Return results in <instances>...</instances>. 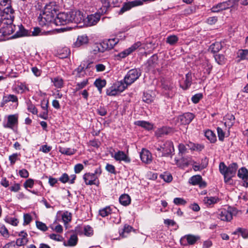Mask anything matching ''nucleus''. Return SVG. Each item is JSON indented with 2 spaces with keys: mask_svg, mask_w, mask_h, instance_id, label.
I'll return each instance as SVG.
<instances>
[{
  "mask_svg": "<svg viewBox=\"0 0 248 248\" xmlns=\"http://www.w3.org/2000/svg\"><path fill=\"white\" fill-rule=\"evenodd\" d=\"M58 5L55 2H51L46 4L44 11L38 17L39 24L46 25L54 21L57 26L64 25L70 23L69 13H60L57 15Z\"/></svg>",
  "mask_w": 248,
  "mask_h": 248,
  "instance_id": "f257e3e1",
  "label": "nucleus"
},
{
  "mask_svg": "<svg viewBox=\"0 0 248 248\" xmlns=\"http://www.w3.org/2000/svg\"><path fill=\"white\" fill-rule=\"evenodd\" d=\"M238 166L236 163H233L227 166L223 162L219 164V171L223 175L224 182L231 184L232 178L235 175Z\"/></svg>",
  "mask_w": 248,
  "mask_h": 248,
  "instance_id": "f03ea898",
  "label": "nucleus"
},
{
  "mask_svg": "<svg viewBox=\"0 0 248 248\" xmlns=\"http://www.w3.org/2000/svg\"><path fill=\"white\" fill-rule=\"evenodd\" d=\"M14 14L13 9L10 6H8L3 10L1 15H0L2 22L7 25V29L8 34L13 33L14 32V28H16L15 25L12 24L14 18Z\"/></svg>",
  "mask_w": 248,
  "mask_h": 248,
  "instance_id": "7ed1b4c3",
  "label": "nucleus"
},
{
  "mask_svg": "<svg viewBox=\"0 0 248 248\" xmlns=\"http://www.w3.org/2000/svg\"><path fill=\"white\" fill-rule=\"evenodd\" d=\"M140 75V70L136 68L131 69L125 76L124 81L126 85L129 86L138 79Z\"/></svg>",
  "mask_w": 248,
  "mask_h": 248,
  "instance_id": "20e7f679",
  "label": "nucleus"
},
{
  "mask_svg": "<svg viewBox=\"0 0 248 248\" xmlns=\"http://www.w3.org/2000/svg\"><path fill=\"white\" fill-rule=\"evenodd\" d=\"M232 209L228 207L227 209L221 208L217 212V217L222 221H230L232 219Z\"/></svg>",
  "mask_w": 248,
  "mask_h": 248,
  "instance_id": "39448f33",
  "label": "nucleus"
},
{
  "mask_svg": "<svg viewBox=\"0 0 248 248\" xmlns=\"http://www.w3.org/2000/svg\"><path fill=\"white\" fill-rule=\"evenodd\" d=\"M69 17L70 23L78 24L83 23L86 15L80 11H73L69 12Z\"/></svg>",
  "mask_w": 248,
  "mask_h": 248,
  "instance_id": "423d86ee",
  "label": "nucleus"
},
{
  "mask_svg": "<svg viewBox=\"0 0 248 248\" xmlns=\"http://www.w3.org/2000/svg\"><path fill=\"white\" fill-rule=\"evenodd\" d=\"M200 239V237L199 235H194L190 234H186L181 238L180 243L184 246L193 245Z\"/></svg>",
  "mask_w": 248,
  "mask_h": 248,
  "instance_id": "0eeeda50",
  "label": "nucleus"
},
{
  "mask_svg": "<svg viewBox=\"0 0 248 248\" xmlns=\"http://www.w3.org/2000/svg\"><path fill=\"white\" fill-rule=\"evenodd\" d=\"M234 1L232 0H229L226 1L218 3L217 4L214 6L211 11L212 12L217 13L219 12L222 10H226L230 7L233 6Z\"/></svg>",
  "mask_w": 248,
  "mask_h": 248,
  "instance_id": "6e6552de",
  "label": "nucleus"
},
{
  "mask_svg": "<svg viewBox=\"0 0 248 248\" xmlns=\"http://www.w3.org/2000/svg\"><path fill=\"white\" fill-rule=\"evenodd\" d=\"M161 154L159 156H168L174 151L173 145L172 141L170 140L166 141L162 144Z\"/></svg>",
  "mask_w": 248,
  "mask_h": 248,
  "instance_id": "1a4fd4ad",
  "label": "nucleus"
},
{
  "mask_svg": "<svg viewBox=\"0 0 248 248\" xmlns=\"http://www.w3.org/2000/svg\"><path fill=\"white\" fill-rule=\"evenodd\" d=\"M83 180L86 185H95L98 186L100 182L97 177L92 173H86L83 176Z\"/></svg>",
  "mask_w": 248,
  "mask_h": 248,
  "instance_id": "9d476101",
  "label": "nucleus"
},
{
  "mask_svg": "<svg viewBox=\"0 0 248 248\" xmlns=\"http://www.w3.org/2000/svg\"><path fill=\"white\" fill-rule=\"evenodd\" d=\"M102 7L100 8L102 13H106L108 9L110 7L118 6L119 0H101Z\"/></svg>",
  "mask_w": 248,
  "mask_h": 248,
  "instance_id": "9b49d317",
  "label": "nucleus"
},
{
  "mask_svg": "<svg viewBox=\"0 0 248 248\" xmlns=\"http://www.w3.org/2000/svg\"><path fill=\"white\" fill-rule=\"evenodd\" d=\"M100 15L99 14L95 13L93 15L88 16L86 18L85 17L84 24L88 26H91L95 25L100 20Z\"/></svg>",
  "mask_w": 248,
  "mask_h": 248,
  "instance_id": "f8f14e48",
  "label": "nucleus"
},
{
  "mask_svg": "<svg viewBox=\"0 0 248 248\" xmlns=\"http://www.w3.org/2000/svg\"><path fill=\"white\" fill-rule=\"evenodd\" d=\"M189 183L193 186L198 185L201 188H204L206 186V182L202 180V176L200 175H194L190 177Z\"/></svg>",
  "mask_w": 248,
  "mask_h": 248,
  "instance_id": "ddd939ff",
  "label": "nucleus"
},
{
  "mask_svg": "<svg viewBox=\"0 0 248 248\" xmlns=\"http://www.w3.org/2000/svg\"><path fill=\"white\" fill-rule=\"evenodd\" d=\"M18 116L16 114L10 115L7 118V122H4L3 126L5 128L13 129L14 126L17 124Z\"/></svg>",
  "mask_w": 248,
  "mask_h": 248,
  "instance_id": "4468645a",
  "label": "nucleus"
},
{
  "mask_svg": "<svg viewBox=\"0 0 248 248\" xmlns=\"http://www.w3.org/2000/svg\"><path fill=\"white\" fill-rule=\"evenodd\" d=\"M238 177L242 180L243 186L248 187V170L245 167L239 169L237 173Z\"/></svg>",
  "mask_w": 248,
  "mask_h": 248,
  "instance_id": "2eb2a0df",
  "label": "nucleus"
},
{
  "mask_svg": "<svg viewBox=\"0 0 248 248\" xmlns=\"http://www.w3.org/2000/svg\"><path fill=\"white\" fill-rule=\"evenodd\" d=\"M116 161H124L125 163H129L131 162L130 158L123 151H119L112 155Z\"/></svg>",
  "mask_w": 248,
  "mask_h": 248,
  "instance_id": "dca6fc26",
  "label": "nucleus"
},
{
  "mask_svg": "<svg viewBox=\"0 0 248 248\" xmlns=\"http://www.w3.org/2000/svg\"><path fill=\"white\" fill-rule=\"evenodd\" d=\"M194 115L190 112L185 113L180 115L178 118V121L182 124H188L194 119Z\"/></svg>",
  "mask_w": 248,
  "mask_h": 248,
  "instance_id": "f3484780",
  "label": "nucleus"
},
{
  "mask_svg": "<svg viewBox=\"0 0 248 248\" xmlns=\"http://www.w3.org/2000/svg\"><path fill=\"white\" fill-rule=\"evenodd\" d=\"M141 45V43L140 42H137L134 44L132 46H131L128 48L125 49L123 52L119 53L118 56L121 58H124L126 57L127 56L131 54L132 52L137 49L138 47H139Z\"/></svg>",
  "mask_w": 248,
  "mask_h": 248,
  "instance_id": "a211bd4d",
  "label": "nucleus"
},
{
  "mask_svg": "<svg viewBox=\"0 0 248 248\" xmlns=\"http://www.w3.org/2000/svg\"><path fill=\"white\" fill-rule=\"evenodd\" d=\"M140 157L142 161L146 164H149L152 162V154L147 150L142 149L140 154Z\"/></svg>",
  "mask_w": 248,
  "mask_h": 248,
  "instance_id": "6ab92c4d",
  "label": "nucleus"
},
{
  "mask_svg": "<svg viewBox=\"0 0 248 248\" xmlns=\"http://www.w3.org/2000/svg\"><path fill=\"white\" fill-rule=\"evenodd\" d=\"M20 238L16 239V244L18 246H21L26 245L28 241L27 236L28 234L26 232L24 231H21L19 233Z\"/></svg>",
  "mask_w": 248,
  "mask_h": 248,
  "instance_id": "aec40b11",
  "label": "nucleus"
},
{
  "mask_svg": "<svg viewBox=\"0 0 248 248\" xmlns=\"http://www.w3.org/2000/svg\"><path fill=\"white\" fill-rule=\"evenodd\" d=\"M118 42L119 39L118 38H111L103 42V45L105 48V50L107 49H111L113 48Z\"/></svg>",
  "mask_w": 248,
  "mask_h": 248,
  "instance_id": "412c9836",
  "label": "nucleus"
},
{
  "mask_svg": "<svg viewBox=\"0 0 248 248\" xmlns=\"http://www.w3.org/2000/svg\"><path fill=\"white\" fill-rule=\"evenodd\" d=\"M172 131L171 128L168 127H162L158 128L155 131V135L158 137H161L164 135L170 134Z\"/></svg>",
  "mask_w": 248,
  "mask_h": 248,
  "instance_id": "4be33fe9",
  "label": "nucleus"
},
{
  "mask_svg": "<svg viewBox=\"0 0 248 248\" xmlns=\"http://www.w3.org/2000/svg\"><path fill=\"white\" fill-rule=\"evenodd\" d=\"M219 199L217 197H206L204 198L203 200L206 206H211L213 205L218 202H219Z\"/></svg>",
  "mask_w": 248,
  "mask_h": 248,
  "instance_id": "5701e85b",
  "label": "nucleus"
},
{
  "mask_svg": "<svg viewBox=\"0 0 248 248\" xmlns=\"http://www.w3.org/2000/svg\"><path fill=\"white\" fill-rule=\"evenodd\" d=\"M187 147L192 151H201L204 148V146L202 144L195 143L189 142L187 144Z\"/></svg>",
  "mask_w": 248,
  "mask_h": 248,
  "instance_id": "b1692460",
  "label": "nucleus"
},
{
  "mask_svg": "<svg viewBox=\"0 0 248 248\" xmlns=\"http://www.w3.org/2000/svg\"><path fill=\"white\" fill-rule=\"evenodd\" d=\"M88 42V37L85 35H83L78 37L76 42L75 43V45L77 47H79L81 46L86 44Z\"/></svg>",
  "mask_w": 248,
  "mask_h": 248,
  "instance_id": "393cba45",
  "label": "nucleus"
},
{
  "mask_svg": "<svg viewBox=\"0 0 248 248\" xmlns=\"http://www.w3.org/2000/svg\"><path fill=\"white\" fill-rule=\"evenodd\" d=\"M17 28L18 30L16 31L14 36L16 37H19L24 36L28 35L29 33V31L26 30L22 25H18Z\"/></svg>",
  "mask_w": 248,
  "mask_h": 248,
  "instance_id": "a878e982",
  "label": "nucleus"
},
{
  "mask_svg": "<svg viewBox=\"0 0 248 248\" xmlns=\"http://www.w3.org/2000/svg\"><path fill=\"white\" fill-rule=\"evenodd\" d=\"M2 101L5 104L9 102L18 103V98L14 94H7L3 97Z\"/></svg>",
  "mask_w": 248,
  "mask_h": 248,
  "instance_id": "bb28decb",
  "label": "nucleus"
},
{
  "mask_svg": "<svg viewBox=\"0 0 248 248\" xmlns=\"http://www.w3.org/2000/svg\"><path fill=\"white\" fill-rule=\"evenodd\" d=\"M113 86L115 87V89L118 93L122 92L128 86L125 84L124 82H123V81L117 82L114 84Z\"/></svg>",
  "mask_w": 248,
  "mask_h": 248,
  "instance_id": "cd10ccee",
  "label": "nucleus"
},
{
  "mask_svg": "<svg viewBox=\"0 0 248 248\" xmlns=\"http://www.w3.org/2000/svg\"><path fill=\"white\" fill-rule=\"evenodd\" d=\"M78 238L77 235L72 234L70 236L67 243H64V245L65 246L74 247L78 243Z\"/></svg>",
  "mask_w": 248,
  "mask_h": 248,
  "instance_id": "c85d7f7f",
  "label": "nucleus"
},
{
  "mask_svg": "<svg viewBox=\"0 0 248 248\" xmlns=\"http://www.w3.org/2000/svg\"><path fill=\"white\" fill-rule=\"evenodd\" d=\"M120 203L124 206L129 205L131 202V198L128 194H123L119 198Z\"/></svg>",
  "mask_w": 248,
  "mask_h": 248,
  "instance_id": "c756f323",
  "label": "nucleus"
},
{
  "mask_svg": "<svg viewBox=\"0 0 248 248\" xmlns=\"http://www.w3.org/2000/svg\"><path fill=\"white\" fill-rule=\"evenodd\" d=\"M204 135L211 143H214L217 140L216 134L211 130H206Z\"/></svg>",
  "mask_w": 248,
  "mask_h": 248,
  "instance_id": "7c9ffc66",
  "label": "nucleus"
},
{
  "mask_svg": "<svg viewBox=\"0 0 248 248\" xmlns=\"http://www.w3.org/2000/svg\"><path fill=\"white\" fill-rule=\"evenodd\" d=\"M137 125L141 126L147 130H151L153 128V125L150 123L144 121H137L135 122Z\"/></svg>",
  "mask_w": 248,
  "mask_h": 248,
  "instance_id": "2f4dec72",
  "label": "nucleus"
},
{
  "mask_svg": "<svg viewBox=\"0 0 248 248\" xmlns=\"http://www.w3.org/2000/svg\"><path fill=\"white\" fill-rule=\"evenodd\" d=\"M105 51V48L103 45V42L101 43L95 44L93 46V51L94 54L98 52H104Z\"/></svg>",
  "mask_w": 248,
  "mask_h": 248,
  "instance_id": "473e14b6",
  "label": "nucleus"
},
{
  "mask_svg": "<svg viewBox=\"0 0 248 248\" xmlns=\"http://www.w3.org/2000/svg\"><path fill=\"white\" fill-rule=\"evenodd\" d=\"M51 81L53 83L54 85L57 88H62L63 86V80L62 78L60 77H57L53 78H51Z\"/></svg>",
  "mask_w": 248,
  "mask_h": 248,
  "instance_id": "72a5a7b5",
  "label": "nucleus"
},
{
  "mask_svg": "<svg viewBox=\"0 0 248 248\" xmlns=\"http://www.w3.org/2000/svg\"><path fill=\"white\" fill-rule=\"evenodd\" d=\"M59 152L62 154L66 155H72L74 154L76 152V150L74 149L70 148H65L63 147H59Z\"/></svg>",
  "mask_w": 248,
  "mask_h": 248,
  "instance_id": "f704fd0d",
  "label": "nucleus"
},
{
  "mask_svg": "<svg viewBox=\"0 0 248 248\" xmlns=\"http://www.w3.org/2000/svg\"><path fill=\"white\" fill-rule=\"evenodd\" d=\"M94 85L97 88L99 92L101 93L102 88L106 85V81L105 79L97 78L94 81Z\"/></svg>",
  "mask_w": 248,
  "mask_h": 248,
  "instance_id": "c9c22d12",
  "label": "nucleus"
},
{
  "mask_svg": "<svg viewBox=\"0 0 248 248\" xmlns=\"http://www.w3.org/2000/svg\"><path fill=\"white\" fill-rule=\"evenodd\" d=\"M222 47V46L221 43L216 42L212 44L210 46L209 50L213 53H215L218 52L220 50H221Z\"/></svg>",
  "mask_w": 248,
  "mask_h": 248,
  "instance_id": "e433bc0d",
  "label": "nucleus"
},
{
  "mask_svg": "<svg viewBox=\"0 0 248 248\" xmlns=\"http://www.w3.org/2000/svg\"><path fill=\"white\" fill-rule=\"evenodd\" d=\"M16 90L17 92L20 93H25L26 91H29V89L27 86L23 83L20 82L16 85Z\"/></svg>",
  "mask_w": 248,
  "mask_h": 248,
  "instance_id": "4c0bfd02",
  "label": "nucleus"
},
{
  "mask_svg": "<svg viewBox=\"0 0 248 248\" xmlns=\"http://www.w3.org/2000/svg\"><path fill=\"white\" fill-rule=\"evenodd\" d=\"M191 82H192L191 74L190 73H188L186 75V79L185 80V81H184L185 85H184V86L182 87V88L185 90H186L190 86V85L191 84Z\"/></svg>",
  "mask_w": 248,
  "mask_h": 248,
  "instance_id": "58836bf2",
  "label": "nucleus"
},
{
  "mask_svg": "<svg viewBox=\"0 0 248 248\" xmlns=\"http://www.w3.org/2000/svg\"><path fill=\"white\" fill-rule=\"evenodd\" d=\"M240 233L243 238L246 239L248 238V230L242 228H238L235 231L233 232V234H237Z\"/></svg>",
  "mask_w": 248,
  "mask_h": 248,
  "instance_id": "ea45409f",
  "label": "nucleus"
},
{
  "mask_svg": "<svg viewBox=\"0 0 248 248\" xmlns=\"http://www.w3.org/2000/svg\"><path fill=\"white\" fill-rule=\"evenodd\" d=\"M111 211L112 210L110 206H106V207L100 209L99 211V213L102 217H104L110 214Z\"/></svg>",
  "mask_w": 248,
  "mask_h": 248,
  "instance_id": "a19ab883",
  "label": "nucleus"
},
{
  "mask_svg": "<svg viewBox=\"0 0 248 248\" xmlns=\"http://www.w3.org/2000/svg\"><path fill=\"white\" fill-rule=\"evenodd\" d=\"M178 41V38L176 35H170L166 38L167 43L173 46L176 44Z\"/></svg>",
  "mask_w": 248,
  "mask_h": 248,
  "instance_id": "79ce46f5",
  "label": "nucleus"
},
{
  "mask_svg": "<svg viewBox=\"0 0 248 248\" xmlns=\"http://www.w3.org/2000/svg\"><path fill=\"white\" fill-rule=\"evenodd\" d=\"M216 62L219 64L222 65L225 63L226 58L222 54H216L214 55Z\"/></svg>",
  "mask_w": 248,
  "mask_h": 248,
  "instance_id": "37998d69",
  "label": "nucleus"
},
{
  "mask_svg": "<svg viewBox=\"0 0 248 248\" xmlns=\"http://www.w3.org/2000/svg\"><path fill=\"white\" fill-rule=\"evenodd\" d=\"M27 109L28 111L32 113L33 114H37L38 110L35 106L33 105L30 101L27 102Z\"/></svg>",
  "mask_w": 248,
  "mask_h": 248,
  "instance_id": "c03bdc74",
  "label": "nucleus"
},
{
  "mask_svg": "<svg viewBox=\"0 0 248 248\" xmlns=\"http://www.w3.org/2000/svg\"><path fill=\"white\" fill-rule=\"evenodd\" d=\"M132 229L133 228L131 226L127 224H125L122 230V231L121 232H120V235H121L123 237H125L126 235H125V233H129L131 231Z\"/></svg>",
  "mask_w": 248,
  "mask_h": 248,
  "instance_id": "a18cd8bd",
  "label": "nucleus"
},
{
  "mask_svg": "<svg viewBox=\"0 0 248 248\" xmlns=\"http://www.w3.org/2000/svg\"><path fill=\"white\" fill-rule=\"evenodd\" d=\"M88 84V80L87 79L83 80L81 82H78L76 84L75 88L76 91H78L85 87Z\"/></svg>",
  "mask_w": 248,
  "mask_h": 248,
  "instance_id": "49530a36",
  "label": "nucleus"
},
{
  "mask_svg": "<svg viewBox=\"0 0 248 248\" xmlns=\"http://www.w3.org/2000/svg\"><path fill=\"white\" fill-rule=\"evenodd\" d=\"M47 33H48V32H42L40 28H39V27L34 28L33 31H31V35L34 36L42 35L44 34Z\"/></svg>",
  "mask_w": 248,
  "mask_h": 248,
  "instance_id": "de8ad7c7",
  "label": "nucleus"
},
{
  "mask_svg": "<svg viewBox=\"0 0 248 248\" xmlns=\"http://www.w3.org/2000/svg\"><path fill=\"white\" fill-rule=\"evenodd\" d=\"M72 218L71 213L68 212H64L62 215V219L65 223H68L71 221Z\"/></svg>",
  "mask_w": 248,
  "mask_h": 248,
  "instance_id": "09e8293b",
  "label": "nucleus"
},
{
  "mask_svg": "<svg viewBox=\"0 0 248 248\" xmlns=\"http://www.w3.org/2000/svg\"><path fill=\"white\" fill-rule=\"evenodd\" d=\"M36 227L40 230L43 232H46L48 228L44 223L40 221H36Z\"/></svg>",
  "mask_w": 248,
  "mask_h": 248,
  "instance_id": "8fccbe9b",
  "label": "nucleus"
},
{
  "mask_svg": "<svg viewBox=\"0 0 248 248\" xmlns=\"http://www.w3.org/2000/svg\"><path fill=\"white\" fill-rule=\"evenodd\" d=\"M142 100L144 102L149 104L153 101V97L149 93H144Z\"/></svg>",
  "mask_w": 248,
  "mask_h": 248,
  "instance_id": "3c124183",
  "label": "nucleus"
},
{
  "mask_svg": "<svg viewBox=\"0 0 248 248\" xmlns=\"http://www.w3.org/2000/svg\"><path fill=\"white\" fill-rule=\"evenodd\" d=\"M0 233L4 237L7 238L9 237V232L7 229L3 224H0Z\"/></svg>",
  "mask_w": 248,
  "mask_h": 248,
  "instance_id": "603ef678",
  "label": "nucleus"
},
{
  "mask_svg": "<svg viewBox=\"0 0 248 248\" xmlns=\"http://www.w3.org/2000/svg\"><path fill=\"white\" fill-rule=\"evenodd\" d=\"M226 119H228V120L225 122V124H227L229 126H232L234 123V116L233 115H228L226 116Z\"/></svg>",
  "mask_w": 248,
  "mask_h": 248,
  "instance_id": "864d4df0",
  "label": "nucleus"
},
{
  "mask_svg": "<svg viewBox=\"0 0 248 248\" xmlns=\"http://www.w3.org/2000/svg\"><path fill=\"white\" fill-rule=\"evenodd\" d=\"M119 94L117 92L115 87L113 85L107 90V94L109 96H115Z\"/></svg>",
  "mask_w": 248,
  "mask_h": 248,
  "instance_id": "5fc2aeb1",
  "label": "nucleus"
},
{
  "mask_svg": "<svg viewBox=\"0 0 248 248\" xmlns=\"http://www.w3.org/2000/svg\"><path fill=\"white\" fill-rule=\"evenodd\" d=\"M19 155L17 153H15L9 156V160L10 162L11 165H14L16 162L19 159Z\"/></svg>",
  "mask_w": 248,
  "mask_h": 248,
  "instance_id": "6e6d98bb",
  "label": "nucleus"
},
{
  "mask_svg": "<svg viewBox=\"0 0 248 248\" xmlns=\"http://www.w3.org/2000/svg\"><path fill=\"white\" fill-rule=\"evenodd\" d=\"M5 220L6 222L13 225V226H17L18 223V220L15 218L12 217H6L5 219Z\"/></svg>",
  "mask_w": 248,
  "mask_h": 248,
  "instance_id": "4d7b16f0",
  "label": "nucleus"
},
{
  "mask_svg": "<svg viewBox=\"0 0 248 248\" xmlns=\"http://www.w3.org/2000/svg\"><path fill=\"white\" fill-rule=\"evenodd\" d=\"M84 234L87 236H91L93 234V230L92 228L89 226H86L84 228Z\"/></svg>",
  "mask_w": 248,
  "mask_h": 248,
  "instance_id": "13d9d810",
  "label": "nucleus"
},
{
  "mask_svg": "<svg viewBox=\"0 0 248 248\" xmlns=\"http://www.w3.org/2000/svg\"><path fill=\"white\" fill-rule=\"evenodd\" d=\"M238 57L241 60H245L246 59L247 56L248 54V49L240 50L238 52Z\"/></svg>",
  "mask_w": 248,
  "mask_h": 248,
  "instance_id": "bf43d9fd",
  "label": "nucleus"
},
{
  "mask_svg": "<svg viewBox=\"0 0 248 248\" xmlns=\"http://www.w3.org/2000/svg\"><path fill=\"white\" fill-rule=\"evenodd\" d=\"M173 202L176 205H184L186 203V201L183 198H175L173 200Z\"/></svg>",
  "mask_w": 248,
  "mask_h": 248,
  "instance_id": "052dcab7",
  "label": "nucleus"
},
{
  "mask_svg": "<svg viewBox=\"0 0 248 248\" xmlns=\"http://www.w3.org/2000/svg\"><path fill=\"white\" fill-rule=\"evenodd\" d=\"M203 65H204V73L209 75L212 69V65H211L208 61L205 62Z\"/></svg>",
  "mask_w": 248,
  "mask_h": 248,
  "instance_id": "680f3d73",
  "label": "nucleus"
},
{
  "mask_svg": "<svg viewBox=\"0 0 248 248\" xmlns=\"http://www.w3.org/2000/svg\"><path fill=\"white\" fill-rule=\"evenodd\" d=\"M202 98V93H197L193 95L191 98V100L194 103H198L199 101Z\"/></svg>",
  "mask_w": 248,
  "mask_h": 248,
  "instance_id": "e2e57ef3",
  "label": "nucleus"
},
{
  "mask_svg": "<svg viewBox=\"0 0 248 248\" xmlns=\"http://www.w3.org/2000/svg\"><path fill=\"white\" fill-rule=\"evenodd\" d=\"M217 132L219 140L220 141H223L224 140V137H225L224 132H223L222 128H221L219 127H217Z\"/></svg>",
  "mask_w": 248,
  "mask_h": 248,
  "instance_id": "0e129e2a",
  "label": "nucleus"
},
{
  "mask_svg": "<svg viewBox=\"0 0 248 248\" xmlns=\"http://www.w3.org/2000/svg\"><path fill=\"white\" fill-rule=\"evenodd\" d=\"M161 178L166 182H170L172 180V177L170 173H165L161 175Z\"/></svg>",
  "mask_w": 248,
  "mask_h": 248,
  "instance_id": "69168bd1",
  "label": "nucleus"
},
{
  "mask_svg": "<svg viewBox=\"0 0 248 248\" xmlns=\"http://www.w3.org/2000/svg\"><path fill=\"white\" fill-rule=\"evenodd\" d=\"M34 185V181L32 179H28L24 183V186L25 188L28 187L32 188Z\"/></svg>",
  "mask_w": 248,
  "mask_h": 248,
  "instance_id": "338daca9",
  "label": "nucleus"
},
{
  "mask_svg": "<svg viewBox=\"0 0 248 248\" xmlns=\"http://www.w3.org/2000/svg\"><path fill=\"white\" fill-rule=\"evenodd\" d=\"M84 69V66H82L81 65H79L76 69L74 71V74L76 75V77H80V74L83 72Z\"/></svg>",
  "mask_w": 248,
  "mask_h": 248,
  "instance_id": "774afa93",
  "label": "nucleus"
}]
</instances>
